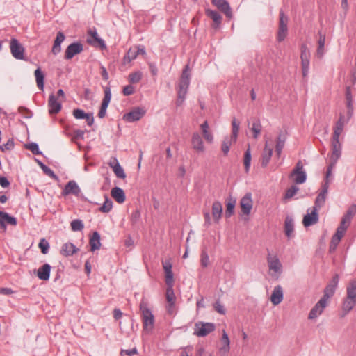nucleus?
<instances>
[{"label":"nucleus","mask_w":356,"mask_h":356,"mask_svg":"<svg viewBox=\"0 0 356 356\" xmlns=\"http://www.w3.org/2000/svg\"><path fill=\"white\" fill-rule=\"evenodd\" d=\"M81 192L80 188L75 181H70L65 186L62 191V195L64 196L70 194L77 195Z\"/></svg>","instance_id":"nucleus-19"},{"label":"nucleus","mask_w":356,"mask_h":356,"mask_svg":"<svg viewBox=\"0 0 356 356\" xmlns=\"http://www.w3.org/2000/svg\"><path fill=\"white\" fill-rule=\"evenodd\" d=\"M140 311L142 316L143 332L149 334L154 329V316L148 307L147 303L143 300L140 303Z\"/></svg>","instance_id":"nucleus-1"},{"label":"nucleus","mask_w":356,"mask_h":356,"mask_svg":"<svg viewBox=\"0 0 356 356\" xmlns=\"http://www.w3.org/2000/svg\"><path fill=\"white\" fill-rule=\"evenodd\" d=\"M326 194L320 192L316 198L313 209H316V210L318 211V209L324 204L326 200Z\"/></svg>","instance_id":"nucleus-42"},{"label":"nucleus","mask_w":356,"mask_h":356,"mask_svg":"<svg viewBox=\"0 0 356 356\" xmlns=\"http://www.w3.org/2000/svg\"><path fill=\"white\" fill-rule=\"evenodd\" d=\"M79 251L77 248L72 243H65L63 245L60 250V254L65 257H69L73 255Z\"/></svg>","instance_id":"nucleus-25"},{"label":"nucleus","mask_w":356,"mask_h":356,"mask_svg":"<svg viewBox=\"0 0 356 356\" xmlns=\"http://www.w3.org/2000/svg\"><path fill=\"white\" fill-rule=\"evenodd\" d=\"M215 310L220 314H225V309L224 306L220 302V301H216L213 305Z\"/></svg>","instance_id":"nucleus-63"},{"label":"nucleus","mask_w":356,"mask_h":356,"mask_svg":"<svg viewBox=\"0 0 356 356\" xmlns=\"http://www.w3.org/2000/svg\"><path fill=\"white\" fill-rule=\"evenodd\" d=\"M309 58H310V51L307 48V45L302 44L301 45V66H302V74L303 78H306L309 73Z\"/></svg>","instance_id":"nucleus-6"},{"label":"nucleus","mask_w":356,"mask_h":356,"mask_svg":"<svg viewBox=\"0 0 356 356\" xmlns=\"http://www.w3.org/2000/svg\"><path fill=\"white\" fill-rule=\"evenodd\" d=\"M113 207V202L106 195L103 205L99 208V211L103 213H108Z\"/></svg>","instance_id":"nucleus-51"},{"label":"nucleus","mask_w":356,"mask_h":356,"mask_svg":"<svg viewBox=\"0 0 356 356\" xmlns=\"http://www.w3.org/2000/svg\"><path fill=\"white\" fill-rule=\"evenodd\" d=\"M221 343L222 346L219 349V353L222 356H226L230 349V341L225 330H222Z\"/></svg>","instance_id":"nucleus-20"},{"label":"nucleus","mask_w":356,"mask_h":356,"mask_svg":"<svg viewBox=\"0 0 356 356\" xmlns=\"http://www.w3.org/2000/svg\"><path fill=\"white\" fill-rule=\"evenodd\" d=\"M356 213V204L351 205L348 209L347 210L346 213L343 216V218L346 220L348 222L350 223L352 218Z\"/></svg>","instance_id":"nucleus-50"},{"label":"nucleus","mask_w":356,"mask_h":356,"mask_svg":"<svg viewBox=\"0 0 356 356\" xmlns=\"http://www.w3.org/2000/svg\"><path fill=\"white\" fill-rule=\"evenodd\" d=\"M142 78V74L140 72L131 73L129 76V82L131 83H138Z\"/></svg>","instance_id":"nucleus-56"},{"label":"nucleus","mask_w":356,"mask_h":356,"mask_svg":"<svg viewBox=\"0 0 356 356\" xmlns=\"http://www.w3.org/2000/svg\"><path fill=\"white\" fill-rule=\"evenodd\" d=\"M348 299L356 300V281L351 280L347 286L346 297Z\"/></svg>","instance_id":"nucleus-37"},{"label":"nucleus","mask_w":356,"mask_h":356,"mask_svg":"<svg viewBox=\"0 0 356 356\" xmlns=\"http://www.w3.org/2000/svg\"><path fill=\"white\" fill-rule=\"evenodd\" d=\"M234 143V139L231 138L230 136H226L225 137L222 145H221V151L222 152L223 154L225 156H227L229 152V148L232 144Z\"/></svg>","instance_id":"nucleus-39"},{"label":"nucleus","mask_w":356,"mask_h":356,"mask_svg":"<svg viewBox=\"0 0 356 356\" xmlns=\"http://www.w3.org/2000/svg\"><path fill=\"white\" fill-rule=\"evenodd\" d=\"M62 100L58 99L55 95L51 94L49 97V113L51 115L57 114L62 108Z\"/></svg>","instance_id":"nucleus-11"},{"label":"nucleus","mask_w":356,"mask_h":356,"mask_svg":"<svg viewBox=\"0 0 356 356\" xmlns=\"http://www.w3.org/2000/svg\"><path fill=\"white\" fill-rule=\"evenodd\" d=\"M216 329V325L213 323H204L198 321L195 323L194 334L199 337L207 336Z\"/></svg>","instance_id":"nucleus-3"},{"label":"nucleus","mask_w":356,"mask_h":356,"mask_svg":"<svg viewBox=\"0 0 356 356\" xmlns=\"http://www.w3.org/2000/svg\"><path fill=\"white\" fill-rule=\"evenodd\" d=\"M137 57L136 51L135 48H131L129 49L126 55L124 56V63H130Z\"/></svg>","instance_id":"nucleus-52"},{"label":"nucleus","mask_w":356,"mask_h":356,"mask_svg":"<svg viewBox=\"0 0 356 356\" xmlns=\"http://www.w3.org/2000/svg\"><path fill=\"white\" fill-rule=\"evenodd\" d=\"M319 40L318 41V48L316 50V55L318 58H321L324 55V47L325 43V35L322 34L321 31L318 33Z\"/></svg>","instance_id":"nucleus-34"},{"label":"nucleus","mask_w":356,"mask_h":356,"mask_svg":"<svg viewBox=\"0 0 356 356\" xmlns=\"http://www.w3.org/2000/svg\"><path fill=\"white\" fill-rule=\"evenodd\" d=\"M283 300V290L281 286H275L270 296V301L274 305H277Z\"/></svg>","instance_id":"nucleus-23"},{"label":"nucleus","mask_w":356,"mask_h":356,"mask_svg":"<svg viewBox=\"0 0 356 356\" xmlns=\"http://www.w3.org/2000/svg\"><path fill=\"white\" fill-rule=\"evenodd\" d=\"M26 148L29 149L33 154L40 155L42 152L39 150L38 145L35 143H31L26 145Z\"/></svg>","instance_id":"nucleus-58"},{"label":"nucleus","mask_w":356,"mask_h":356,"mask_svg":"<svg viewBox=\"0 0 356 356\" xmlns=\"http://www.w3.org/2000/svg\"><path fill=\"white\" fill-rule=\"evenodd\" d=\"M286 141V136L284 133L280 132L276 140V145H275V152L278 157L280 156L282 149L284 148V144Z\"/></svg>","instance_id":"nucleus-31"},{"label":"nucleus","mask_w":356,"mask_h":356,"mask_svg":"<svg viewBox=\"0 0 356 356\" xmlns=\"http://www.w3.org/2000/svg\"><path fill=\"white\" fill-rule=\"evenodd\" d=\"M212 3L216 6L220 11H222L225 16L232 19L233 17L232 9L229 4L226 0H211Z\"/></svg>","instance_id":"nucleus-14"},{"label":"nucleus","mask_w":356,"mask_h":356,"mask_svg":"<svg viewBox=\"0 0 356 356\" xmlns=\"http://www.w3.org/2000/svg\"><path fill=\"white\" fill-rule=\"evenodd\" d=\"M284 232L288 238L293 236L294 220L293 218L290 216H287L285 218Z\"/></svg>","instance_id":"nucleus-21"},{"label":"nucleus","mask_w":356,"mask_h":356,"mask_svg":"<svg viewBox=\"0 0 356 356\" xmlns=\"http://www.w3.org/2000/svg\"><path fill=\"white\" fill-rule=\"evenodd\" d=\"M167 285L166 290V300L168 303H170V307H173L175 305V293L173 291V284L174 282H165Z\"/></svg>","instance_id":"nucleus-33"},{"label":"nucleus","mask_w":356,"mask_h":356,"mask_svg":"<svg viewBox=\"0 0 356 356\" xmlns=\"http://www.w3.org/2000/svg\"><path fill=\"white\" fill-rule=\"evenodd\" d=\"M115 161V165L112 166L114 173L118 178L124 179L126 177V175L124 172L123 168L121 167V165L116 159Z\"/></svg>","instance_id":"nucleus-49"},{"label":"nucleus","mask_w":356,"mask_h":356,"mask_svg":"<svg viewBox=\"0 0 356 356\" xmlns=\"http://www.w3.org/2000/svg\"><path fill=\"white\" fill-rule=\"evenodd\" d=\"M267 262L270 270L281 273L282 264L276 255H272L269 253L267 257Z\"/></svg>","instance_id":"nucleus-16"},{"label":"nucleus","mask_w":356,"mask_h":356,"mask_svg":"<svg viewBox=\"0 0 356 356\" xmlns=\"http://www.w3.org/2000/svg\"><path fill=\"white\" fill-rule=\"evenodd\" d=\"M299 188L296 186H292L291 188L286 191V193L284 196V200H289L292 198L296 193L298 191Z\"/></svg>","instance_id":"nucleus-54"},{"label":"nucleus","mask_w":356,"mask_h":356,"mask_svg":"<svg viewBox=\"0 0 356 356\" xmlns=\"http://www.w3.org/2000/svg\"><path fill=\"white\" fill-rule=\"evenodd\" d=\"M206 14L208 17L213 19V22L216 24L215 27L217 28L221 24L222 17L221 15L215 10H207Z\"/></svg>","instance_id":"nucleus-36"},{"label":"nucleus","mask_w":356,"mask_h":356,"mask_svg":"<svg viewBox=\"0 0 356 356\" xmlns=\"http://www.w3.org/2000/svg\"><path fill=\"white\" fill-rule=\"evenodd\" d=\"M37 163L40 166V168H42L45 175L54 179L55 180H58V176L54 172V171L51 169H50L48 166H47L45 164H44L39 160H37Z\"/></svg>","instance_id":"nucleus-41"},{"label":"nucleus","mask_w":356,"mask_h":356,"mask_svg":"<svg viewBox=\"0 0 356 356\" xmlns=\"http://www.w3.org/2000/svg\"><path fill=\"white\" fill-rule=\"evenodd\" d=\"M190 68L188 65H186L183 70L177 91V94H180V97L186 96L187 94L190 84Z\"/></svg>","instance_id":"nucleus-5"},{"label":"nucleus","mask_w":356,"mask_h":356,"mask_svg":"<svg viewBox=\"0 0 356 356\" xmlns=\"http://www.w3.org/2000/svg\"><path fill=\"white\" fill-rule=\"evenodd\" d=\"M222 206L218 201H215L212 204V216L215 222H218L221 218Z\"/></svg>","instance_id":"nucleus-30"},{"label":"nucleus","mask_w":356,"mask_h":356,"mask_svg":"<svg viewBox=\"0 0 356 356\" xmlns=\"http://www.w3.org/2000/svg\"><path fill=\"white\" fill-rule=\"evenodd\" d=\"M65 37L63 32L59 31L57 33L56 38L54 40V44L56 46H60L61 43L64 41Z\"/></svg>","instance_id":"nucleus-62"},{"label":"nucleus","mask_w":356,"mask_h":356,"mask_svg":"<svg viewBox=\"0 0 356 356\" xmlns=\"http://www.w3.org/2000/svg\"><path fill=\"white\" fill-rule=\"evenodd\" d=\"M336 289L331 285L327 284L323 291V296L321 298L328 302V300L333 296Z\"/></svg>","instance_id":"nucleus-43"},{"label":"nucleus","mask_w":356,"mask_h":356,"mask_svg":"<svg viewBox=\"0 0 356 356\" xmlns=\"http://www.w3.org/2000/svg\"><path fill=\"white\" fill-rule=\"evenodd\" d=\"M145 111L139 107L135 108L123 115V120L128 122L139 120L145 115Z\"/></svg>","instance_id":"nucleus-10"},{"label":"nucleus","mask_w":356,"mask_h":356,"mask_svg":"<svg viewBox=\"0 0 356 356\" xmlns=\"http://www.w3.org/2000/svg\"><path fill=\"white\" fill-rule=\"evenodd\" d=\"M6 225L15 226L17 225V219L5 211H0V226L5 230Z\"/></svg>","instance_id":"nucleus-18"},{"label":"nucleus","mask_w":356,"mask_h":356,"mask_svg":"<svg viewBox=\"0 0 356 356\" xmlns=\"http://www.w3.org/2000/svg\"><path fill=\"white\" fill-rule=\"evenodd\" d=\"M279 15V29L277 39L279 42H282L285 39L287 34L288 17L284 15L282 10L280 11Z\"/></svg>","instance_id":"nucleus-7"},{"label":"nucleus","mask_w":356,"mask_h":356,"mask_svg":"<svg viewBox=\"0 0 356 356\" xmlns=\"http://www.w3.org/2000/svg\"><path fill=\"white\" fill-rule=\"evenodd\" d=\"M327 301L321 298L309 312L308 318L311 320L316 318L323 313L325 308L327 306Z\"/></svg>","instance_id":"nucleus-9"},{"label":"nucleus","mask_w":356,"mask_h":356,"mask_svg":"<svg viewBox=\"0 0 356 356\" xmlns=\"http://www.w3.org/2000/svg\"><path fill=\"white\" fill-rule=\"evenodd\" d=\"M273 154V149L268 147V142L265 143V146L261 154V166L266 168L269 163Z\"/></svg>","instance_id":"nucleus-24"},{"label":"nucleus","mask_w":356,"mask_h":356,"mask_svg":"<svg viewBox=\"0 0 356 356\" xmlns=\"http://www.w3.org/2000/svg\"><path fill=\"white\" fill-rule=\"evenodd\" d=\"M10 49L12 56L15 58L17 60H24L25 49L17 39H11L10 42Z\"/></svg>","instance_id":"nucleus-8"},{"label":"nucleus","mask_w":356,"mask_h":356,"mask_svg":"<svg viewBox=\"0 0 356 356\" xmlns=\"http://www.w3.org/2000/svg\"><path fill=\"white\" fill-rule=\"evenodd\" d=\"M71 229L74 232L81 231L84 228V225L82 220L79 219H75L70 223Z\"/></svg>","instance_id":"nucleus-53"},{"label":"nucleus","mask_w":356,"mask_h":356,"mask_svg":"<svg viewBox=\"0 0 356 356\" xmlns=\"http://www.w3.org/2000/svg\"><path fill=\"white\" fill-rule=\"evenodd\" d=\"M318 221V214L316 209H312V212L304 216L302 224L305 227H309L317 223Z\"/></svg>","instance_id":"nucleus-17"},{"label":"nucleus","mask_w":356,"mask_h":356,"mask_svg":"<svg viewBox=\"0 0 356 356\" xmlns=\"http://www.w3.org/2000/svg\"><path fill=\"white\" fill-rule=\"evenodd\" d=\"M262 129V126L259 119H255L252 122V125L251 127V131L253 133V138L254 139H257L260 135L261 131Z\"/></svg>","instance_id":"nucleus-40"},{"label":"nucleus","mask_w":356,"mask_h":356,"mask_svg":"<svg viewBox=\"0 0 356 356\" xmlns=\"http://www.w3.org/2000/svg\"><path fill=\"white\" fill-rule=\"evenodd\" d=\"M111 196L118 203H123L126 198L124 191L119 187H115L112 188Z\"/></svg>","instance_id":"nucleus-32"},{"label":"nucleus","mask_w":356,"mask_h":356,"mask_svg":"<svg viewBox=\"0 0 356 356\" xmlns=\"http://www.w3.org/2000/svg\"><path fill=\"white\" fill-rule=\"evenodd\" d=\"M83 51V45L80 42H74L67 46L65 52L66 60L72 59L75 55Z\"/></svg>","instance_id":"nucleus-13"},{"label":"nucleus","mask_w":356,"mask_h":356,"mask_svg":"<svg viewBox=\"0 0 356 356\" xmlns=\"http://www.w3.org/2000/svg\"><path fill=\"white\" fill-rule=\"evenodd\" d=\"M111 99V92L109 87H106L104 88V97L103 99V102L109 103Z\"/></svg>","instance_id":"nucleus-64"},{"label":"nucleus","mask_w":356,"mask_h":356,"mask_svg":"<svg viewBox=\"0 0 356 356\" xmlns=\"http://www.w3.org/2000/svg\"><path fill=\"white\" fill-rule=\"evenodd\" d=\"M15 143L14 140L13 138L9 139L6 143L3 144V145H0V149L2 152L11 150L14 148Z\"/></svg>","instance_id":"nucleus-57"},{"label":"nucleus","mask_w":356,"mask_h":356,"mask_svg":"<svg viewBox=\"0 0 356 356\" xmlns=\"http://www.w3.org/2000/svg\"><path fill=\"white\" fill-rule=\"evenodd\" d=\"M42 254H47L49 252V244L45 238H42L38 245Z\"/></svg>","instance_id":"nucleus-55"},{"label":"nucleus","mask_w":356,"mask_h":356,"mask_svg":"<svg viewBox=\"0 0 356 356\" xmlns=\"http://www.w3.org/2000/svg\"><path fill=\"white\" fill-rule=\"evenodd\" d=\"M51 268V266L48 264L42 265L38 268L37 276L41 280H48L50 276Z\"/></svg>","instance_id":"nucleus-26"},{"label":"nucleus","mask_w":356,"mask_h":356,"mask_svg":"<svg viewBox=\"0 0 356 356\" xmlns=\"http://www.w3.org/2000/svg\"><path fill=\"white\" fill-rule=\"evenodd\" d=\"M91 251L94 252L99 250L101 247L100 234L97 232H94L89 241Z\"/></svg>","instance_id":"nucleus-28"},{"label":"nucleus","mask_w":356,"mask_h":356,"mask_svg":"<svg viewBox=\"0 0 356 356\" xmlns=\"http://www.w3.org/2000/svg\"><path fill=\"white\" fill-rule=\"evenodd\" d=\"M340 241H339V238H332L330 241L329 252H333L336 250L337 245H339Z\"/></svg>","instance_id":"nucleus-61"},{"label":"nucleus","mask_w":356,"mask_h":356,"mask_svg":"<svg viewBox=\"0 0 356 356\" xmlns=\"http://www.w3.org/2000/svg\"><path fill=\"white\" fill-rule=\"evenodd\" d=\"M200 129L202 132V136L205 140L209 143L211 144L213 142V135L211 133V131L209 130V127L208 122L206 120L204 121L201 125Z\"/></svg>","instance_id":"nucleus-27"},{"label":"nucleus","mask_w":356,"mask_h":356,"mask_svg":"<svg viewBox=\"0 0 356 356\" xmlns=\"http://www.w3.org/2000/svg\"><path fill=\"white\" fill-rule=\"evenodd\" d=\"M341 154V153H338V154L334 156V152H332V154H331V156H330V163L329 164L327 168V171H326V180H327L328 177L331 175L332 174V170L333 169V168L335 166L337 161L339 160V159L340 158Z\"/></svg>","instance_id":"nucleus-35"},{"label":"nucleus","mask_w":356,"mask_h":356,"mask_svg":"<svg viewBox=\"0 0 356 356\" xmlns=\"http://www.w3.org/2000/svg\"><path fill=\"white\" fill-rule=\"evenodd\" d=\"M235 204L236 200L232 199H230L229 201L227 203L225 214L226 218H230L233 215Z\"/></svg>","instance_id":"nucleus-46"},{"label":"nucleus","mask_w":356,"mask_h":356,"mask_svg":"<svg viewBox=\"0 0 356 356\" xmlns=\"http://www.w3.org/2000/svg\"><path fill=\"white\" fill-rule=\"evenodd\" d=\"M232 133L230 136L231 138L234 139V142L236 141L238 131H239V125L240 123L237 122L235 118H233L232 121Z\"/></svg>","instance_id":"nucleus-48"},{"label":"nucleus","mask_w":356,"mask_h":356,"mask_svg":"<svg viewBox=\"0 0 356 356\" xmlns=\"http://www.w3.org/2000/svg\"><path fill=\"white\" fill-rule=\"evenodd\" d=\"M162 266L165 271V282H174L171 260L166 259L165 261H163Z\"/></svg>","instance_id":"nucleus-22"},{"label":"nucleus","mask_w":356,"mask_h":356,"mask_svg":"<svg viewBox=\"0 0 356 356\" xmlns=\"http://www.w3.org/2000/svg\"><path fill=\"white\" fill-rule=\"evenodd\" d=\"M209 262V258L207 252L203 250L201 253V264L203 267H207Z\"/></svg>","instance_id":"nucleus-60"},{"label":"nucleus","mask_w":356,"mask_h":356,"mask_svg":"<svg viewBox=\"0 0 356 356\" xmlns=\"http://www.w3.org/2000/svg\"><path fill=\"white\" fill-rule=\"evenodd\" d=\"M87 113L82 109H74L73 111V115L76 119H84L86 117Z\"/></svg>","instance_id":"nucleus-59"},{"label":"nucleus","mask_w":356,"mask_h":356,"mask_svg":"<svg viewBox=\"0 0 356 356\" xmlns=\"http://www.w3.org/2000/svg\"><path fill=\"white\" fill-rule=\"evenodd\" d=\"M88 34L92 36V38L94 39V40L98 43L99 46L101 49H106V44H105L104 41L98 37V34L95 29L89 30Z\"/></svg>","instance_id":"nucleus-45"},{"label":"nucleus","mask_w":356,"mask_h":356,"mask_svg":"<svg viewBox=\"0 0 356 356\" xmlns=\"http://www.w3.org/2000/svg\"><path fill=\"white\" fill-rule=\"evenodd\" d=\"M355 305H356V300H352V299H348V298H346L343 302L342 312H341V316L343 318L346 315H347L348 313L350 310L353 309V308L355 307Z\"/></svg>","instance_id":"nucleus-29"},{"label":"nucleus","mask_w":356,"mask_h":356,"mask_svg":"<svg viewBox=\"0 0 356 356\" xmlns=\"http://www.w3.org/2000/svg\"><path fill=\"white\" fill-rule=\"evenodd\" d=\"M190 68L188 65H186L183 70L177 91V94H180V97L186 96L187 94L190 84Z\"/></svg>","instance_id":"nucleus-4"},{"label":"nucleus","mask_w":356,"mask_h":356,"mask_svg":"<svg viewBox=\"0 0 356 356\" xmlns=\"http://www.w3.org/2000/svg\"><path fill=\"white\" fill-rule=\"evenodd\" d=\"M345 120L343 115H340L339 119L334 127V131L332 137L331 147L332 152H334V156L338 153L341 154V143L339 141V137L343 131Z\"/></svg>","instance_id":"nucleus-2"},{"label":"nucleus","mask_w":356,"mask_h":356,"mask_svg":"<svg viewBox=\"0 0 356 356\" xmlns=\"http://www.w3.org/2000/svg\"><path fill=\"white\" fill-rule=\"evenodd\" d=\"M191 144L193 149L198 153H203L205 151V147L203 140L199 133H193L191 138Z\"/></svg>","instance_id":"nucleus-15"},{"label":"nucleus","mask_w":356,"mask_h":356,"mask_svg":"<svg viewBox=\"0 0 356 356\" xmlns=\"http://www.w3.org/2000/svg\"><path fill=\"white\" fill-rule=\"evenodd\" d=\"M251 151L250 147L248 146V149L245 152L244 154V160L243 163L245 169V172H248L249 171L250 163H251Z\"/></svg>","instance_id":"nucleus-44"},{"label":"nucleus","mask_w":356,"mask_h":356,"mask_svg":"<svg viewBox=\"0 0 356 356\" xmlns=\"http://www.w3.org/2000/svg\"><path fill=\"white\" fill-rule=\"evenodd\" d=\"M296 175L295 182L297 184H300L306 181L307 175L304 171H299L296 172H291V176Z\"/></svg>","instance_id":"nucleus-47"},{"label":"nucleus","mask_w":356,"mask_h":356,"mask_svg":"<svg viewBox=\"0 0 356 356\" xmlns=\"http://www.w3.org/2000/svg\"><path fill=\"white\" fill-rule=\"evenodd\" d=\"M37 86L40 90H43L44 88V74L41 70L40 67H38L34 72Z\"/></svg>","instance_id":"nucleus-38"},{"label":"nucleus","mask_w":356,"mask_h":356,"mask_svg":"<svg viewBox=\"0 0 356 356\" xmlns=\"http://www.w3.org/2000/svg\"><path fill=\"white\" fill-rule=\"evenodd\" d=\"M240 206L242 212L245 215H249L252 209L253 202L252 200V194L247 193L240 200Z\"/></svg>","instance_id":"nucleus-12"}]
</instances>
